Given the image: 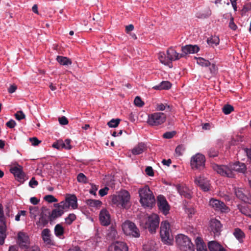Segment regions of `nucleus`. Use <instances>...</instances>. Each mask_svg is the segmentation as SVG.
Returning <instances> with one entry per match:
<instances>
[{
  "mask_svg": "<svg viewBox=\"0 0 251 251\" xmlns=\"http://www.w3.org/2000/svg\"><path fill=\"white\" fill-rule=\"evenodd\" d=\"M98 188V186L93 184H91V189L90 190V193L94 195H96V191H97Z\"/></svg>",
  "mask_w": 251,
  "mask_h": 251,
  "instance_id": "nucleus-63",
  "label": "nucleus"
},
{
  "mask_svg": "<svg viewBox=\"0 0 251 251\" xmlns=\"http://www.w3.org/2000/svg\"><path fill=\"white\" fill-rule=\"evenodd\" d=\"M199 50V47L196 45H188L182 47L181 51L183 54V57L186 55L190 53H194L197 52Z\"/></svg>",
  "mask_w": 251,
  "mask_h": 251,
  "instance_id": "nucleus-19",
  "label": "nucleus"
},
{
  "mask_svg": "<svg viewBox=\"0 0 251 251\" xmlns=\"http://www.w3.org/2000/svg\"><path fill=\"white\" fill-rule=\"evenodd\" d=\"M60 206L62 208H65L67 211L71 206L75 209L77 207V198L75 195H68L65 199V201L60 202Z\"/></svg>",
  "mask_w": 251,
  "mask_h": 251,
  "instance_id": "nucleus-10",
  "label": "nucleus"
},
{
  "mask_svg": "<svg viewBox=\"0 0 251 251\" xmlns=\"http://www.w3.org/2000/svg\"><path fill=\"white\" fill-rule=\"evenodd\" d=\"M158 58L162 64L165 65H168L170 68L172 67L170 66L171 63L169 60H168L169 58L168 56H166L164 52H159L158 53Z\"/></svg>",
  "mask_w": 251,
  "mask_h": 251,
  "instance_id": "nucleus-32",
  "label": "nucleus"
},
{
  "mask_svg": "<svg viewBox=\"0 0 251 251\" xmlns=\"http://www.w3.org/2000/svg\"><path fill=\"white\" fill-rule=\"evenodd\" d=\"M147 147L144 143H140L135 146L131 150V152L134 155H138L146 151Z\"/></svg>",
  "mask_w": 251,
  "mask_h": 251,
  "instance_id": "nucleus-26",
  "label": "nucleus"
},
{
  "mask_svg": "<svg viewBox=\"0 0 251 251\" xmlns=\"http://www.w3.org/2000/svg\"><path fill=\"white\" fill-rule=\"evenodd\" d=\"M167 55L171 63L172 61L179 60L183 57V54L177 52L173 48H170L167 50Z\"/></svg>",
  "mask_w": 251,
  "mask_h": 251,
  "instance_id": "nucleus-17",
  "label": "nucleus"
},
{
  "mask_svg": "<svg viewBox=\"0 0 251 251\" xmlns=\"http://www.w3.org/2000/svg\"><path fill=\"white\" fill-rule=\"evenodd\" d=\"M54 206L56 207L57 208L52 211L50 215V219L51 220H54L60 217L64 213V211H67L65 208H62V207L60 206V203L54 204Z\"/></svg>",
  "mask_w": 251,
  "mask_h": 251,
  "instance_id": "nucleus-21",
  "label": "nucleus"
},
{
  "mask_svg": "<svg viewBox=\"0 0 251 251\" xmlns=\"http://www.w3.org/2000/svg\"><path fill=\"white\" fill-rule=\"evenodd\" d=\"M0 222L1 224L5 223V219L3 214V207L1 204H0Z\"/></svg>",
  "mask_w": 251,
  "mask_h": 251,
  "instance_id": "nucleus-55",
  "label": "nucleus"
},
{
  "mask_svg": "<svg viewBox=\"0 0 251 251\" xmlns=\"http://www.w3.org/2000/svg\"><path fill=\"white\" fill-rule=\"evenodd\" d=\"M38 208L35 206H31L29 207L30 216L32 218L35 219L39 214Z\"/></svg>",
  "mask_w": 251,
  "mask_h": 251,
  "instance_id": "nucleus-40",
  "label": "nucleus"
},
{
  "mask_svg": "<svg viewBox=\"0 0 251 251\" xmlns=\"http://www.w3.org/2000/svg\"><path fill=\"white\" fill-rule=\"evenodd\" d=\"M172 86L171 83L168 81H163L159 86L154 87L155 89H169Z\"/></svg>",
  "mask_w": 251,
  "mask_h": 251,
  "instance_id": "nucleus-37",
  "label": "nucleus"
},
{
  "mask_svg": "<svg viewBox=\"0 0 251 251\" xmlns=\"http://www.w3.org/2000/svg\"><path fill=\"white\" fill-rule=\"evenodd\" d=\"M87 203L92 207H98L100 206L101 202L99 200H89L87 201Z\"/></svg>",
  "mask_w": 251,
  "mask_h": 251,
  "instance_id": "nucleus-41",
  "label": "nucleus"
},
{
  "mask_svg": "<svg viewBox=\"0 0 251 251\" xmlns=\"http://www.w3.org/2000/svg\"><path fill=\"white\" fill-rule=\"evenodd\" d=\"M134 104L136 106L141 107L144 105V102L142 100L140 97L137 96L135 97L134 101Z\"/></svg>",
  "mask_w": 251,
  "mask_h": 251,
  "instance_id": "nucleus-49",
  "label": "nucleus"
},
{
  "mask_svg": "<svg viewBox=\"0 0 251 251\" xmlns=\"http://www.w3.org/2000/svg\"><path fill=\"white\" fill-rule=\"evenodd\" d=\"M77 179L79 182L83 183H86L87 182V178L83 173H79L78 175Z\"/></svg>",
  "mask_w": 251,
  "mask_h": 251,
  "instance_id": "nucleus-47",
  "label": "nucleus"
},
{
  "mask_svg": "<svg viewBox=\"0 0 251 251\" xmlns=\"http://www.w3.org/2000/svg\"><path fill=\"white\" fill-rule=\"evenodd\" d=\"M61 146L62 148H65L67 150H70L72 148L71 145V140L69 139H67L65 140L64 142H62Z\"/></svg>",
  "mask_w": 251,
  "mask_h": 251,
  "instance_id": "nucleus-46",
  "label": "nucleus"
},
{
  "mask_svg": "<svg viewBox=\"0 0 251 251\" xmlns=\"http://www.w3.org/2000/svg\"><path fill=\"white\" fill-rule=\"evenodd\" d=\"M48 223V220L46 215H41L36 225L39 228H42Z\"/></svg>",
  "mask_w": 251,
  "mask_h": 251,
  "instance_id": "nucleus-33",
  "label": "nucleus"
},
{
  "mask_svg": "<svg viewBox=\"0 0 251 251\" xmlns=\"http://www.w3.org/2000/svg\"><path fill=\"white\" fill-rule=\"evenodd\" d=\"M41 234L43 240L46 245L49 246L54 245V242L50 238L51 234L50 229L48 228L44 229Z\"/></svg>",
  "mask_w": 251,
  "mask_h": 251,
  "instance_id": "nucleus-22",
  "label": "nucleus"
},
{
  "mask_svg": "<svg viewBox=\"0 0 251 251\" xmlns=\"http://www.w3.org/2000/svg\"><path fill=\"white\" fill-rule=\"evenodd\" d=\"M160 234L161 240L165 244L168 245L173 244V238L170 229V225L167 221L161 223Z\"/></svg>",
  "mask_w": 251,
  "mask_h": 251,
  "instance_id": "nucleus-3",
  "label": "nucleus"
},
{
  "mask_svg": "<svg viewBox=\"0 0 251 251\" xmlns=\"http://www.w3.org/2000/svg\"><path fill=\"white\" fill-rule=\"evenodd\" d=\"M208 154L209 157H214L218 156V151L214 148H210L208 151Z\"/></svg>",
  "mask_w": 251,
  "mask_h": 251,
  "instance_id": "nucleus-50",
  "label": "nucleus"
},
{
  "mask_svg": "<svg viewBox=\"0 0 251 251\" xmlns=\"http://www.w3.org/2000/svg\"><path fill=\"white\" fill-rule=\"evenodd\" d=\"M197 60V63L199 65L202 67H207L210 65V62L202 57H195Z\"/></svg>",
  "mask_w": 251,
  "mask_h": 251,
  "instance_id": "nucleus-39",
  "label": "nucleus"
},
{
  "mask_svg": "<svg viewBox=\"0 0 251 251\" xmlns=\"http://www.w3.org/2000/svg\"><path fill=\"white\" fill-rule=\"evenodd\" d=\"M185 211L189 217H192L196 212L193 207H186Z\"/></svg>",
  "mask_w": 251,
  "mask_h": 251,
  "instance_id": "nucleus-54",
  "label": "nucleus"
},
{
  "mask_svg": "<svg viewBox=\"0 0 251 251\" xmlns=\"http://www.w3.org/2000/svg\"><path fill=\"white\" fill-rule=\"evenodd\" d=\"M229 26L231 29H232L233 30H235L237 28V25L234 23L233 18H232V17H231L230 20V22L229 23Z\"/></svg>",
  "mask_w": 251,
  "mask_h": 251,
  "instance_id": "nucleus-62",
  "label": "nucleus"
},
{
  "mask_svg": "<svg viewBox=\"0 0 251 251\" xmlns=\"http://www.w3.org/2000/svg\"><path fill=\"white\" fill-rule=\"evenodd\" d=\"M185 148L182 145L178 146L176 149V154L179 156L182 155L184 152Z\"/></svg>",
  "mask_w": 251,
  "mask_h": 251,
  "instance_id": "nucleus-42",
  "label": "nucleus"
},
{
  "mask_svg": "<svg viewBox=\"0 0 251 251\" xmlns=\"http://www.w3.org/2000/svg\"><path fill=\"white\" fill-rule=\"evenodd\" d=\"M214 169L222 176L228 177H234L235 174L232 170V164L227 165H216Z\"/></svg>",
  "mask_w": 251,
  "mask_h": 251,
  "instance_id": "nucleus-9",
  "label": "nucleus"
},
{
  "mask_svg": "<svg viewBox=\"0 0 251 251\" xmlns=\"http://www.w3.org/2000/svg\"><path fill=\"white\" fill-rule=\"evenodd\" d=\"M99 219L100 222L102 226H107L110 224V215L109 212L105 209H103L100 211Z\"/></svg>",
  "mask_w": 251,
  "mask_h": 251,
  "instance_id": "nucleus-14",
  "label": "nucleus"
},
{
  "mask_svg": "<svg viewBox=\"0 0 251 251\" xmlns=\"http://www.w3.org/2000/svg\"><path fill=\"white\" fill-rule=\"evenodd\" d=\"M155 242L153 240L148 241L143 245V250L144 251H155Z\"/></svg>",
  "mask_w": 251,
  "mask_h": 251,
  "instance_id": "nucleus-29",
  "label": "nucleus"
},
{
  "mask_svg": "<svg viewBox=\"0 0 251 251\" xmlns=\"http://www.w3.org/2000/svg\"><path fill=\"white\" fill-rule=\"evenodd\" d=\"M175 131L166 132L163 134V137L166 139H170L175 135Z\"/></svg>",
  "mask_w": 251,
  "mask_h": 251,
  "instance_id": "nucleus-56",
  "label": "nucleus"
},
{
  "mask_svg": "<svg viewBox=\"0 0 251 251\" xmlns=\"http://www.w3.org/2000/svg\"><path fill=\"white\" fill-rule=\"evenodd\" d=\"M195 183L204 192L210 190V184L209 180L203 176H200L195 178Z\"/></svg>",
  "mask_w": 251,
  "mask_h": 251,
  "instance_id": "nucleus-12",
  "label": "nucleus"
},
{
  "mask_svg": "<svg viewBox=\"0 0 251 251\" xmlns=\"http://www.w3.org/2000/svg\"><path fill=\"white\" fill-rule=\"evenodd\" d=\"M233 107L231 105L226 104L225 105L223 108L222 110L224 114L227 115L230 114L232 111H233Z\"/></svg>",
  "mask_w": 251,
  "mask_h": 251,
  "instance_id": "nucleus-43",
  "label": "nucleus"
},
{
  "mask_svg": "<svg viewBox=\"0 0 251 251\" xmlns=\"http://www.w3.org/2000/svg\"><path fill=\"white\" fill-rule=\"evenodd\" d=\"M120 122V120L119 119H112L108 123L107 125L110 127H117Z\"/></svg>",
  "mask_w": 251,
  "mask_h": 251,
  "instance_id": "nucleus-44",
  "label": "nucleus"
},
{
  "mask_svg": "<svg viewBox=\"0 0 251 251\" xmlns=\"http://www.w3.org/2000/svg\"><path fill=\"white\" fill-rule=\"evenodd\" d=\"M177 247L181 251H195L194 247L190 238L182 234H178L176 237Z\"/></svg>",
  "mask_w": 251,
  "mask_h": 251,
  "instance_id": "nucleus-4",
  "label": "nucleus"
},
{
  "mask_svg": "<svg viewBox=\"0 0 251 251\" xmlns=\"http://www.w3.org/2000/svg\"><path fill=\"white\" fill-rule=\"evenodd\" d=\"M195 243L197 251H208L206 245L200 237H198L196 239Z\"/></svg>",
  "mask_w": 251,
  "mask_h": 251,
  "instance_id": "nucleus-28",
  "label": "nucleus"
},
{
  "mask_svg": "<svg viewBox=\"0 0 251 251\" xmlns=\"http://www.w3.org/2000/svg\"><path fill=\"white\" fill-rule=\"evenodd\" d=\"M157 205L159 209L164 214H168L170 210V206L166 199L162 195L157 197Z\"/></svg>",
  "mask_w": 251,
  "mask_h": 251,
  "instance_id": "nucleus-13",
  "label": "nucleus"
},
{
  "mask_svg": "<svg viewBox=\"0 0 251 251\" xmlns=\"http://www.w3.org/2000/svg\"><path fill=\"white\" fill-rule=\"evenodd\" d=\"M10 172L18 179H24L25 175L22 171V168L21 166H19L18 167H14L10 169Z\"/></svg>",
  "mask_w": 251,
  "mask_h": 251,
  "instance_id": "nucleus-27",
  "label": "nucleus"
},
{
  "mask_svg": "<svg viewBox=\"0 0 251 251\" xmlns=\"http://www.w3.org/2000/svg\"><path fill=\"white\" fill-rule=\"evenodd\" d=\"M176 189L179 194L187 199H191L192 194L189 189L184 185H177L176 186Z\"/></svg>",
  "mask_w": 251,
  "mask_h": 251,
  "instance_id": "nucleus-20",
  "label": "nucleus"
},
{
  "mask_svg": "<svg viewBox=\"0 0 251 251\" xmlns=\"http://www.w3.org/2000/svg\"><path fill=\"white\" fill-rule=\"evenodd\" d=\"M44 199L50 203L57 201V200L56 198H55L52 195H50L46 196L44 197Z\"/></svg>",
  "mask_w": 251,
  "mask_h": 251,
  "instance_id": "nucleus-53",
  "label": "nucleus"
},
{
  "mask_svg": "<svg viewBox=\"0 0 251 251\" xmlns=\"http://www.w3.org/2000/svg\"><path fill=\"white\" fill-rule=\"evenodd\" d=\"M159 223V216L156 214H152L148 217L144 227L148 229L151 233H155L158 227Z\"/></svg>",
  "mask_w": 251,
  "mask_h": 251,
  "instance_id": "nucleus-7",
  "label": "nucleus"
},
{
  "mask_svg": "<svg viewBox=\"0 0 251 251\" xmlns=\"http://www.w3.org/2000/svg\"><path fill=\"white\" fill-rule=\"evenodd\" d=\"M233 235L240 243L243 242L245 235L244 233L240 228H235L233 232Z\"/></svg>",
  "mask_w": 251,
  "mask_h": 251,
  "instance_id": "nucleus-30",
  "label": "nucleus"
},
{
  "mask_svg": "<svg viewBox=\"0 0 251 251\" xmlns=\"http://www.w3.org/2000/svg\"><path fill=\"white\" fill-rule=\"evenodd\" d=\"M139 201L144 207H152L155 203V197L149 187L145 185L138 190Z\"/></svg>",
  "mask_w": 251,
  "mask_h": 251,
  "instance_id": "nucleus-1",
  "label": "nucleus"
},
{
  "mask_svg": "<svg viewBox=\"0 0 251 251\" xmlns=\"http://www.w3.org/2000/svg\"><path fill=\"white\" fill-rule=\"evenodd\" d=\"M240 210L243 214L251 218V211L246 207H241Z\"/></svg>",
  "mask_w": 251,
  "mask_h": 251,
  "instance_id": "nucleus-51",
  "label": "nucleus"
},
{
  "mask_svg": "<svg viewBox=\"0 0 251 251\" xmlns=\"http://www.w3.org/2000/svg\"><path fill=\"white\" fill-rule=\"evenodd\" d=\"M208 246L210 251H227L222 245L216 241L209 242Z\"/></svg>",
  "mask_w": 251,
  "mask_h": 251,
  "instance_id": "nucleus-23",
  "label": "nucleus"
},
{
  "mask_svg": "<svg viewBox=\"0 0 251 251\" xmlns=\"http://www.w3.org/2000/svg\"><path fill=\"white\" fill-rule=\"evenodd\" d=\"M210 67L209 68V73H207L205 74V77L207 78H210L215 75L217 72V67L214 64H212L211 65H209Z\"/></svg>",
  "mask_w": 251,
  "mask_h": 251,
  "instance_id": "nucleus-36",
  "label": "nucleus"
},
{
  "mask_svg": "<svg viewBox=\"0 0 251 251\" xmlns=\"http://www.w3.org/2000/svg\"><path fill=\"white\" fill-rule=\"evenodd\" d=\"M112 202L117 206H121L124 208H128L131 205L130 194L126 190H122L118 195L112 196Z\"/></svg>",
  "mask_w": 251,
  "mask_h": 251,
  "instance_id": "nucleus-2",
  "label": "nucleus"
},
{
  "mask_svg": "<svg viewBox=\"0 0 251 251\" xmlns=\"http://www.w3.org/2000/svg\"><path fill=\"white\" fill-rule=\"evenodd\" d=\"M210 227L214 236H218L221 231L222 225L219 221L212 219L210 222Z\"/></svg>",
  "mask_w": 251,
  "mask_h": 251,
  "instance_id": "nucleus-15",
  "label": "nucleus"
},
{
  "mask_svg": "<svg viewBox=\"0 0 251 251\" xmlns=\"http://www.w3.org/2000/svg\"><path fill=\"white\" fill-rule=\"evenodd\" d=\"M108 190L109 188L107 187H105L104 188L100 190L99 193L100 196L103 197L107 194Z\"/></svg>",
  "mask_w": 251,
  "mask_h": 251,
  "instance_id": "nucleus-60",
  "label": "nucleus"
},
{
  "mask_svg": "<svg viewBox=\"0 0 251 251\" xmlns=\"http://www.w3.org/2000/svg\"><path fill=\"white\" fill-rule=\"evenodd\" d=\"M29 141L31 142L32 145L33 146H37L39 144L41 141L39 140L36 137H33L29 138Z\"/></svg>",
  "mask_w": 251,
  "mask_h": 251,
  "instance_id": "nucleus-57",
  "label": "nucleus"
},
{
  "mask_svg": "<svg viewBox=\"0 0 251 251\" xmlns=\"http://www.w3.org/2000/svg\"><path fill=\"white\" fill-rule=\"evenodd\" d=\"M18 242L21 248H26L29 245V238L25 233L20 232L18 235Z\"/></svg>",
  "mask_w": 251,
  "mask_h": 251,
  "instance_id": "nucleus-18",
  "label": "nucleus"
},
{
  "mask_svg": "<svg viewBox=\"0 0 251 251\" xmlns=\"http://www.w3.org/2000/svg\"><path fill=\"white\" fill-rule=\"evenodd\" d=\"M109 251H128L126 244L123 242L113 243L109 247Z\"/></svg>",
  "mask_w": 251,
  "mask_h": 251,
  "instance_id": "nucleus-16",
  "label": "nucleus"
},
{
  "mask_svg": "<svg viewBox=\"0 0 251 251\" xmlns=\"http://www.w3.org/2000/svg\"><path fill=\"white\" fill-rule=\"evenodd\" d=\"M233 171L237 172L240 173H245L247 170V167L243 163L236 162L232 164Z\"/></svg>",
  "mask_w": 251,
  "mask_h": 251,
  "instance_id": "nucleus-25",
  "label": "nucleus"
},
{
  "mask_svg": "<svg viewBox=\"0 0 251 251\" xmlns=\"http://www.w3.org/2000/svg\"><path fill=\"white\" fill-rule=\"evenodd\" d=\"M166 120V116L162 112H155L148 115L147 123L151 126H158Z\"/></svg>",
  "mask_w": 251,
  "mask_h": 251,
  "instance_id": "nucleus-6",
  "label": "nucleus"
},
{
  "mask_svg": "<svg viewBox=\"0 0 251 251\" xmlns=\"http://www.w3.org/2000/svg\"><path fill=\"white\" fill-rule=\"evenodd\" d=\"M209 205L215 210L222 212H226L228 211V207L225 203L217 199H211L209 202Z\"/></svg>",
  "mask_w": 251,
  "mask_h": 251,
  "instance_id": "nucleus-11",
  "label": "nucleus"
},
{
  "mask_svg": "<svg viewBox=\"0 0 251 251\" xmlns=\"http://www.w3.org/2000/svg\"><path fill=\"white\" fill-rule=\"evenodd\" d=\"M145 172L149 176H153L154 173L151 167H147L145 169Z\"/></svg>",
  "mask_w": 251,
  "mask_h": 251,
  "instance_id": "nucleus-61",
  "label": "nucleus"
},
{
  "mask_svg": "<svg viewBox=\"0 0 251 251\" xmlns=\"http://www.w3.org/2000/svg\"><path fill=\"white\" fill-rule=\"evenodd\" d=\"M6 125L9 128H13L16 126V122L13 120H10L6 123Z\"/></svg>",
  "mask_w": 251,
  "mask_h": 251,
  "instance_id": "nucleus-64",
  "label": "nucleus"
},
{
  "mask_svg": "<svg viewBox=\"0 0 251 251\" xmlns=\"http://www.w3.org/2000/svg\"><path fill=\"white\" fill-rule=\"evenodd\" d=\"M124 233L127 236L135 238L140 236V231L135 224L129 220L126 221L122 225Z\"/></svg>",
  "mask_w": 251,
  "mask_h": 251,
  "instance_id": "nucleus-5",
  "label": "nucleus"
},
{
  "mask_svg": "<svg viewBox=\"0 0 251 251\" xmlns=\"http://www.w3.org/2000/svg\"><path fill=\"white\" fill-rule=\"evenodd\" d=\"M166 109H169L170 106L167 104H164L163 103H157L156 105V109L157 111H164Z\"/></svg>",
  "mask_w": 251,
  "mask_h": 251,
  "instance_id": "nucleus-48",
  "label": "nucleus"
},
{
  "mask_svg": "<svg viewBox=\"0 0 251 251\" xmlns=\"http://www.w3.org/2000/svg\"><path fill=\"white\" fill-rule=\"evenodd\" d=\"M56 60L62 65H69L72 64V61L67 57L57 56Z\"/></svg>",
  "mask_w": 251,
  "mask_h": 251,
  "instance_id": "nucleus-34",
  "label": "nucleus"
},
{
  "mask_svg": "<svg viewBox=\"0 0 251 251\" xmlns=\"http://www.w3.org/2000/svg\"><path fill=\"white\" fill-rule=\"evenodd\" d=\"M205 157L201 153H197L192 157L191 166L193 169L201 170L205 166Z\"/></svg>",
  "mask_w": 251,
  "mask_h": 251,
  "instance_id": "nucleus-8",
  "label": "nucleus"
},
{
  "mask_svg": "<svg viewBox=\"0 0 251 251\" xmlns=\"http://www.w3.org/2000/svg\"><path fill=\"white\" fill-rule=\"evenodd\" d=\"M6 225L5 223L0 225V245H3L6 238Z\"/></svg>",
  "mask_w": 251,
  "mask_h": 251,
  "instance_id": "nucleus-31",
  "label": "nucleus"
},
{
  "mask_svg": "<svg viewBox=\"0 0 251 251\" xmlns=\"http://www.w3.org/2000/svg\"><path fill=\"white\" fill-rule=\"evenodd\" d=\"M220 39L217 36H212L207 40V44L212 47H214L219 45Z\"/></svg>",
  "mask_w": 251,
  "mask_h": 251,
  "instance_id": "nucleus-35",
  "label": "nucleus"
},
{
  "mask_svg": "<svg viewBox=\"0 0 251 251\" xmlns=\"http://www.w3.org/2000/svg\"><path fill=\"white\" fill-rule=\"evenodd\" d=\"M54 233L55 235L61 238L64 233V228L61 225L57 224L54 227Z\"/></svg>",
  "mask_w": 251,
  "mask_h": 251,
  "instance_id": "nucleus-38",
  "label": "nucleus"
},
{
  "mask_svg": "<svg viewBox=\"0 0 251 251\" xmlns=\"http://www.w3.org/2000/svg\"><path fill=\"white\" fill-rule=\"evenodd\" d=\"M15 117L18 120H21L25 118V116L22 111H19L15 114Z\"/></svg>",
  "mask_w": 251,
  "mask_h": 251,
  "instance_id": "nucleus-52",
  "label": "nucleus"
},
{
  "mask_svg": "<svg viewBox=\"0 0 251 251\" xmlns=\"http://www.w3.org/2000/svg\"><path fill=\"white\" fill-rule=\"evenodd\" d=\"M235 194L237 197L242 201L248 203H251V197H248L246 196L241 189L235 188Z\"/></svg>",
  "mask_w": 251,
  "mask_h": 251,
  "instance_id": "nucleus-24",
  "label": "nucleus"
},
{
  "mask_svg": "<svg viewBox=\"0 0 251 251\" xmlns=\"http://www.w3.org/2000/svg\"><path fill=\"white\" fill-rule=\"evenodd\" d=\"M38 184V182L35 180L34 177H32L29 182V185L31 188H34L35 186H37Z\"/></svg>",
  "mask_w": 251,
  "mask_h": 251,
  "instance_id": "nucleus-59",
  "label": "nucleus"
},
{
  "mask_svg": "<svg viewBox=\"0 0 251 251\" xmlns=\"http://www.w3.org/2000/svg\"><path fill=\"white\" fill-rule=\"evenodd\" d=\"M58 121L60 124L62 125H66L68 124V120L65 116H62L61 117L59 118Z\"/></svg>",
  "mask_w": 251,
  "mask_h": 251,
  "instance_id": "nucleus-58",
  "label": "nucleus"
},
{
  "mask_svg": "<svg viewBox=\"0 0 251 251\" xmlns=\"http://www.w3.org/2000/svg\"><path fill=\"white\" fill-rule=\"evenodd\" d=\"M76 219V216L74 214H70L68 216L65 218V223L67 225H71L73 221Z\"/></svg>",
  "mask_w": 251,
  "mask_h": 251,
  "instance_id": "nucleus-45",
  "label": "nucleus"
}]
</instances>
